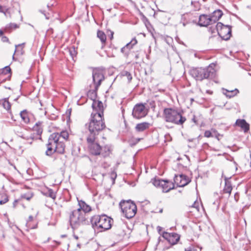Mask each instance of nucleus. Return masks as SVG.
<instances>
[{
    "label": "nucleus",
    "mask_w": 251,
    "mask_h": 251,
    "mask_svg": "<svg viewBox=\"0 0 251 251\" xmlns=\"http://www.w3.org/2000/svg\"><path fill=\"white\" fill-rule=\"evenodd\" d=\"M93 111L91 114L90 122L86 125L90 132L89 136L94 137L99 134L106 127L103 121V106L100 100L94 101L92 103Z\"/></svg>",
    "instance_id": "f257e3e1"
},
{
    "label": "nucleus",
    "mask_w": 251,
    "mask_h": 251,
    "mask_svg": "<svg viewBox=\"0 0 251 251\" xmlns=\"http://www.w3.org/2000/svg\"><path fill=\"white\" fill-rule=\"evenodd\" d=\"M69 133L66 130H63L60 133L54 132L50 134L47 144V150L46 154L50 156L54 152L63 154L65 149L64 141H67Z\"/></svg>",
    "instance_id": "f03ea898"
},
{
    "label": "nucleus",
    "mask_w": 251,
    "mask_h": 251,
    "mask_svg": "<svg viewBox=\"0 0 251 251\" xmlns=\"http://www.w3.org/2000/svg\"><path fill=\"white\" fill-rule=\"evenodd\" d=\"M113 222V219L106 215H95L91 219L93 227L100 232L111 228Z\"/></svg>",
    "instance_id": "7ed1b4c3"
},
{
    "label": "nucleus",
    "mask_w": 251,
    "mask_h": 251,
    "mask_svg": "<svg viewBox=\"0 0 251 251\" xmlns=\"http://www.w3.org/2000/svg\"><path fill=\"white\" fill-rule=\"evenodd\" d=\"M214 66V64H211L205 68H194L190 71V74L197 80L201 81L204 79L212 78L215 75Z\"/></svg>",
    "instance_id": "20e7f679"
},
{
    "label": "nucleus",
    "mask_w": 251,
    "mask_h": 251,
    "mask_svg": "<svg viewBox=\"0 0 251 251\" xmlns=\"http://www.w3.org/2000/svg\"><path fill=\"white\" fill-rule=\"evenodd\" d=\"M163 116L166 122L177 125H183L186 120V118L183 117L180 112L171 108H165Z\"/></svg>",
    "instance_id": "39448f33"
},
{
    "label": "nucleus",
    "mask_w": 251,
    "mask_h": 251,
    "mask_svg": "<svg viewBox=\"0 0 251 251\" xmlns=\"http://www.w3.org/2000/svg\"><path fill=\"white\" fill-rule=\"evenodd\" d=\"M86 219L85 214L79 209L73 210L69 214V222L73 229L77 228L79 226L83 225Z\"/></svg>",
    "instance_id": "423d86ee"
},
{
    "label": "nucleus",
    "mask_w": 251,
    "mask_h": 251,
    "mask_svg": "<svg viewBox=\"0 0 251 251\" xmlns=\"http://www.w3.org/2000/svg\"><path fill=\"white\" fill-rule=\"evenodd\" d=\"M119 205L126 218L130 219L135 215L137 212V206L131 200L122 201Z\"/></svg>",
    "instance_id": "0eeeda50"
},
{
    "label": "nucleus",
    "mask_w": 251,
    "mask_h": 251,
    "mask_svg": "<svg viewBox=\"0 0 251 251\" xmlns=\"http://www.w3.org/2000/svg\"><path fill=\"white\" fill-rule=\"evenodd\" d=\"M151 182L156 187L161 189L162 192L164 193H167L175 188V184L172 181L162 179L158 177L151 179Z\"/></svg>",
    "instance_id": "6e6552de"
},
{
    "label": "nucleus",
    "mask_w": 251,
    "mask_h": 251,
    "mask_svg": "<svg viewBox=\"0 0 251 251\" xmlns=\"http://www.w3.org/2000/svg\"><path fill=\"white\" fill-rule=\"evenodd\" d=\"M218 35L223 40H228L231 35V28L229 25H224L222 23H218L216 25Z\"/></svg>",
    "instance_id": "1a4fd4ad"
},
{
    "label": "nucleus",
    "mask_w": 251,
    "mask_h": 251,
    "mask_svg": "<svg viewBox=\"0 0 251 251\" xmlns=\"http://www.w3.org/2000/svg\"><path fill=\"white\" fill-rule=\"evenodd\" d=\"M96 137L93 136H88L87 138V142L90 153L95 155H100L101 147L97 143L95 142Z\"/></svg>",
    "instance_id": "9d476101"
},
{
    "label": "nucleus",
    "mask_w": 251,
    "mask_h": 251,
    "mask_svg": "<svg viewBox=\"0 0 251 251\" xmlns=\"http://www.w3.org/2000/svg\"><path fill=\"white\" fill-rule=\"evenodd\" d=\"M147 113L145 105L142 103H139L134 106L132 115L134 118L140 119L145 117Z\"/></svg>",
    "instance_id": "9b49d317"
},
{
    "label": "nucleus",
    "mask_w": 251,
    "mask_h": 251,
    "mask_svg": "<svg viewBox=\"0 0 251 251\" xmlns=\"http://www.w3.org/2000/svg\"><path fill=\"white\" fill-rule=\"evenodd\" d=\"M92 76L93 82L95 85V89L97 90L104 78L102 70L97 68L94 69Z\"/></svg>",
    "instance_id": "f8f14e48"
},
{
    "label": "nucleus",
    "mask_w": 251,
    "mask_h": 251,
    "mask_svg": "<svg viewBox=\"0 0 251 251\" xmlns=\"http://www.w3.org/2000/svg\"><path fill=\"white\" fill-rule=\"evenodd\" d=\"M174 181V183L176 184L177 187H184L187 185L191 180L187 176L180 174L175 175Z\"/></svg>",
    "instance_id": "ddd939ff"
},
{
    "label": "nucleus",
    "mask_w": 251,
    "mask_h": 251,
    "mask_svg": "<svg viewBox=\"0 0 251 251\" xmlns=\"http://www.w3.org/2000/svg\"><path fill=\"white\" fill-rule=\"evenodd\" d=\"M162 236L171 245H175L176 244L179 240V235L176 233H170L167 232H163L162 233Z\"/></svg>",
    "instance_id": "4468645a"
},
{
    "label": "nucleus",
    "mask_w": 251,
    "mask_h": 251,
    "mask_svg": "<svg viewBox=\"0 0 251 251\" xmlns=\"http://www.w3.org/2000/svg\"><path fill=\"white\" fill-rule=\"evenodd\" d=\"M213 23L210 16L206 15H201L200 16L199 24L200 26H206Z\"/></svg>",
    "instance_id": "2eb2a0df"
},
{
    "label": "nucleus",
    "mask_w": 251,
    "mask_h": 251,
    "mask_svg": "<svg viewBox=\"0 0 251 251\" xmlns=\"http://www.w3.org/2000/svg\"><path fill=\"white\" fill-rule=\"evenodd\" d=\"M235 124L244 130V132H247L249 130V124L244 119H237Z\"/></svg>",
    "instance_id": "dca6fc26"
},
{
    "label": "nucleus",
    "mask_w": 251,
    "mask_h": 251,
    "mask_svg": "<svg viewBox=\"0 0 251 251\" xmlns=\"http://www.w3.org/2000/svg\"><path fill=\"white\" fill-rule=\"evenodd\" d=\"M78 202L79 207L77 209L82 210V212H83L85 214L92 210L91 206L86 203L85 201L80 200L78 201Z\"/></svg>",
    "instance_id": "f3484780"
},
{
    "label": "nucleus",
    "mask_w": 251,
    "mask_h": 251,
    "mask_svg": "<svg viewBox=\"0 0 251 251\" xmlns=\"http://www.w3.org/2000/svg\"><path fill=\"white\" fill-rule=\"evenodd\" d=\"M151 125L148 122H143L136 125L135 129L137 132H142L149 128Z\"/></svg>",
    "instance_id": "a211bd4d"
},
{
    "label": "nucleus",
    "mask_w": 251,
    "mask_h": 251,
    "mask_svg": "<svg viewBox=\"0 0 251 251\" xmlns=\"http://www.w3.org/2000/svg\"><path fill=\"white\" fill-rule=\"evenodd\" d=\"M222 176L224 177V180L225 182V186L224 188L223 191L225 193H227L229 195H230L232 190L231 184L230 182L229 181L230 178H228L226 176H224L223 175H222Z\"/></svg>",
    "instance_id": "6ab92c4d"
},
{
    "label": "nucleus",
    "mask_w": 251,
    "mask_h": 251,
    "mask_svg": "<svg viewBox=\"0 0 251 251\" xmlns=\"http://www.w3.org/2000/svg\"><path fill=\"white\" fill-rule=\"evenodd\" d=\"M222 15V11L220 10H217L213 12L212 15L210 16V17L211 18L213 23H215L221 18Z\"/></svg>",
    "instance_id": "aec40b11"
},
{
    "label": "nucleus",
    "mask_w": 251,
    "mask_h": 251,
    "mask_svg": "<svg viewBox=\"0 0 251 251\" xmlns=\"http://www.w3.org/2000/svg\"><path fill=\"white\" fill-rule=\"evenodd\" d=\"M20 116L23 121L25 124H28L30 122L29 114L26 110H24L21 112Z\"/></svg>",
    "instance_id": "412c9836"
},
{
    "label": "nucleus",
    "mask_w": 251,
    "mask_h": 251,
    "mask_svg": "<svg viewBox=\"0 0 251 251\" xmlns=\"http://www.w3.org/2000/svg\"><path fill=\"white\" fill-rule=\"evenodd\" d=\"M97 36L100 39L101 42V48L102 49L104 45L106 40V36L105 33L100 30H99L97 32Z\"/></svg>",
    "instance_id": "4be33fe9"
},
{
    "label": "nucleus",
    "mask_w": 251,
    "mask_h": 251,
    "mask_svg": "<svg viewBox=\"0 0 251 251\" xmlns=\"http://www.w3.org/2000/svg\"><path fill=\"white\" fill-rule=\"evenodd\" d=\"M223 91L224 94L228 98L233 97L238 93V90L237 89L233 90H228L227 89H223Z\"/></svg>",
    "instance_id": "5701e85b"
},
{
    "label": "nucleus",
    "mask_w": 251,
    "mask_h": 251,
    "mask_svg": "<svg viewBox=\"0 0 251 251\" xmlns=\"http://www.w3.org/2000/svg\"><path fill=\"white\" fill-rule=\"evenodd\" d=\"M3 107L7 111H11V104L8 100V98H4L2 99L1 103Z\"/></svg>",
    "instance_id": "b1692460"
},
{
    "label": "nucleus",
    "mask_w": 251,
    "mask_h": 251,
    "mask_svg": "<svg viewBox=\"0 0 251 251\" xmlns=\"http://www.w3.org/2000/svg\"><path fill=\"white\" fill-rule=\"evenodd\" d=\"M18 136L26 140L30 144L31 143L32 141L33 140L34 138L32 134H29L27 132L24 133L23 134H18Z\"/></svg>",
    "instance_id": "393cba45"
},
{
    "label": "nucleus",
    "mask_w": 251,
    "mask_h": 251,
    "mask_svg": "<svg viewBox=\"0 0 251 251\" xmlns=\"http://www.w3.org/2000/svg\"><path fill=\"white\" fill-rule=\"evenodd\" d=\"M121 75L123 77H126L128 83H130L132 79V76L131 73L127 71L124 70L121 72Z\"/></svg>",
    "instance_id": "a878e982"
},
{
    "label": "nucleus",
    "mask_w": 251,
    "mask_h": 251,
    "mask_svg": "<svg viewBox=\"0 0 251 251\" xmlns=\"http://www.w3.org/2000/svg\"><path fill=\"white\" fill-rule=\"evenodd\" d=\"M111 151L108 147L105 146L103 148L101 147L100 154L103 157H105L108 156L110 153Z\"/></svg>",
    "instance_id": "bb28decb"
},
{
    "label": "nucleus",
    "mask_w": 251,
    "mask_h": 251,
    "mask_svg": "<svg viewBox=\"0 0 251 251\" xmlns=\"http://www.w3.org/2000/svg\"><path fill=\"white\" fill-rule=\"evenodd\" d=\"M11 70L10 67L9 66H7L1 69H0V75H6L9 74L8 77H10L11 75Z\"/></svg>",
    "instance_id": "cd10ccee"
},
{
    "label": "nucleus",
    "mask_w": 251,
    "mask_h": 251,
    "mask_svg": "<svg viewBox=\"0 0 251 251\" xmlns=\"http://www.w3.org/2000/svg\"><path fill=\"white\" fill-rule=\"evenodd\" d=\"M41 125L42 122H38L33 127V130L36 132L38 135H40L42 133L43 129L41 127Z\"/></svg>",
    "instance_id": "c85d7f7f"
},
{
    "label": "nucleus",
    "mask_w": 251,
    "mask_h": 251,
    "mask_svg": "<svg viewBox=\"0 0 251 251\" xmlns=\"http://www.w3.org/2000/svg\"><path fill=\"white\" fill-rule=\"evenodd\" d=\"M137 43V41L136 38H133L130 42L127 43L125 47L126 48L127 50L129 51L132 48L133 46Z\"/></svg>",
    "instance_id": "c756f323"
},
{
    "label": "nucleus",
    "mask_w": 251,
    "mask_h": 251,
    "mask_svg": "<svg viewBox=\"0 0 251 251\" xmlns=\"http://www.w3.org/2000/svg\"><path fill=\"white\" fill-rule=\"evenodd\" d=\"M8 201V197L6 194H0V205L6 203Z\"/></svg>",
    "instance_id": "7c9ffc66"
},
{
    "label": "nucleus",
    "mask_w": 251,
    "mask_h": 251,
    "mask_svg": "<svg viewBox=\"0 0 251 251\" xmlns=\"http://www.w3.org/2000/svg\"><path fill=\"white\" fill-rule=\"evenodd\" d=\"M45 195L49 197L52 199L54 200L56 198V194L51 189H49L45 194Z\"/></svg>",
    "instance_id": "2f4dec72"
},
{
    "label": "nucleus",
    "mask_w": 251,
    "mask_h": 251,
    "mask_svg": "<svg viewBox=\"0 0 251 251\" xmlns=\"http://www.w3.org/2000/svg\"><path fill=\"white\" fill-rule=\"evenodd\" d=\"M33 220V217L32 216H29L28 217V220L27 221L26 226L30 228V229H34L37 227V224L35 226H32L30 224V222Z\"/></svg>",
    "instance_id": "473e14b6"
},
{
    "label": "nucleus",
    "mask_w": 251,
    "mask_h": 251,
    "mask_svg": "<svg viewBox=\"0 0 251 251\" xmlns=\"http://www.w3.org/2000/svg\"><path fill=\"white\" fill-rule=\"evenodd\" d=\"M33 197V193L31 192L25 193L22 195V198L26 199L27 201H29Z\"/></svg>",
    "instance_id": "72a5a7b5"
},
{
    "label": "nucleus",
    "mask_w": 251,
    "mask_h": 251,
    "mask_svg": "<svg viewBox=\"0 0 251 251\" xmlns=\"http://www.w3.org/2000/svg\"><path fill=\"white\" fill-rule=\"evenodd\" d=\"M88 96L91 98V100H93V103L94 102V101L97 100L95 99L96 97V92L95 91H89L88 92Z\"/></svg>",
    "instance_id": "f704fd0d"
},
{
    "label": "nucleus",
    "mask_w": 251,
    "mask_h": 251,
    "mask_svg": "<svg viewBox=\"0 0 251 251\" xmlns=\"http://www.w3.org/2000/svg\"><path fill=\"white\" fill-rule=\"evenodd\" d=\"M23 45H24V44H23ZM22 45V44H19L18 45H15L16 49L14 51V54H15L16 52H17L18 53H20L21 54V55H22L23 54L24 51H23V49H21V50H20L19 49H17L18 47H20Z\"/></svg>",
    "instance_id": "c9c22d12"
},
{
    "label": "nucleus",
    "mask_w": 251,
    "mask_h": 251,
    "mask_svg": "<svg viewBox=\"0 0 251 251\" xmlns=\"http://www.w3.org/2000/svg\"><path fill=\"white\" fill-rule=\"evenodd\" d=\"M204 135L205 137H207V138H209V137H210L212 136V133H211V131H209V130H206L204 132Z\"/></svg>",
    "instance_id": "e433bc0d"
},
{
    "label": "nucleus",
    "mask_w": 251,
    "mask_h": 251,
    "mask_svg": "<svg viewBox=\"0 0 251 251\" xmlns=\"http://www.w3.org/2000/svg\"><path fill=\"white\" fill-rule=\"evenodd\" d=\"M1 40L3 42H9L8 38L6 36H2Z\"/></svg>",
    "instance_id": "4c0bfd02"
},
{
    "label": "nucleus",
    "mask_w": 251,
    "mask_h": 251,
    "mask_svg": "<svg viewBox=\"0 0 251 251\" xmlns=\"http://www.w3.org/2000/svg\"><path fill=\"white\" fill-rule=\"evenodd\" d=\"M121 51L122 53H127L129 51L127 50H126V48H125V47H124L123 48H122L121 50Z\"/></svg>",
    "instance_id": "58836bf2"
},
{
    "label": "nucleus",
    "mask_w": 251,
    "mask_h": 251,
    "mask_svg": "<svg viewBox=\"0 0 251 251\" xmlns=\"http://www.w3.org/2000/svg\"><path fill=\"white\" fill-rule=\"evenodd\" d=\"M116 176L117 175H116V174L115 172H112V173H111V177L113 179H114V178H115L116 177Z\"/></svg>",
    "instance_id": "ea45409f"
},
{
    "label": "nucleus",
    "mask_w": 251,
    "mask_h": 251,
    "mask_svg": "<svg viewBox=\"0 0 251 251\" xmlns=\"http://www.w3.org/2000/svg\"><path fill=\"white\" fill-rule=\"evenodd\" d=\"M192 121L196 124H198V122H197V121L196 120V116L195 115L193 116V118H192Z\"/></svg>",
    "instance_id": "a19ab883"
},
{
    "label": "nucleus",
    "mask_w": 251,
    "mask_h": 251,
    "mask_svg": "<svg viewBox=\"0 0 251 251\" xmlns=\"http://www.w3.org/2000/svg\"><path fill=\"white\" fill-rule=\"evenodd\" d=\"M15 132H16V133L17 134V135L18 136V134H23L24 133L22 132L19 131L18 129H15Z\"/></svg>",
    "instance_id": "79ce46f5"
},
{
    "label": "nucleus",
    "mask_w": 251,
    "mask_h": 251,
    "mask_svg": "<svg viewBox=\"0 0 251 251\" xmlns=\"http://www.w3.org/2000/svg\"><path fill=\"white\" fill-rule=\"evenodd\" d=\"M18 26L16 24H11V27H14L15 28H17Z\"/></svg>",
    "instance_id": "37998d69"
},
{
    "label": "nucleus",
    "mask_w": 251,
    "mask_h": 251,
    "mask_svg": "<svg viewBox=\"0 0 251 251\" xmlns=\"http://www.w3.org/2000/svg\"><path fill=\"white\" fill-rule=\"evenodd\" d=\"M18 202V200H15L13 203V207H15Z\"/></svg>",
    "instance_id": "c03bdc74"
},
{
    "label": "nucleus",
    "mask_w": 251,
    "mask_h": 251,
    "mask_svg": "<svg viewBox=\"0 0 251 251\" xmlns=\"http://www.w3.org/2000/svg\"><path fill=\"white\" fill-rule=\"evenodd\" d=\"M192 248L191 247H189L187 249H185L184 251H192Z\"/></svg>",
    "instance_id": "a18cd8bd"
},
{
    "label": "nucleus",
    "mask_w": 251,
    "mask_h": 251,
    "mask_svg": "<svg viewBox=\"0 0 251 251\" xmlns=\"http://www.w3.org/2000/svg\"><path fill=\"white\" fill-rule=\"evenodd\" d=\"M157 229L158 230V231L159 232H160L161 231V229H162V227L159 226H158L157 227Z\"/></svg>",
    "instance_id": "49530a36"
},
{
    "label": "nucleus",
    "mask_w": 251,
    "mask_h": 251,
    "mask_svg": "<svg viewBox=\"0 0 251 251\" xmlns=\"http://www.w3.org/2000/svg\"><path fill=\"white\" fill-rule=\"evenodd\" d=\"M3 34V32L2 30L0 29V36H2Z\"/></svg>",
    "instance_id": "de8ad7c7"
},
{
    "label": "nucleus",
    "mask_w": 251,
    "mask_h": 251,
    "mask_svg": "<svg viewBox=\"0 0 251 251\" xmlns=\"http://www.w3.org/2000/svg\"><path fill=\"white\" fill-rule=\"evenodd\" d=\"M140 138L136 139V143L135 144L138 143L139 141H140Z\"/></svg>",
    "instance_id": "09e8293b"
},
{
    "label": "nucleus",
    "mask_w": 251,
    "mask_h": 251,
    "mask_svg": "<svg viewBox=\"0 0 251 251\" xmlns=\"http://www.w3.org/2000/svg\"><path fill=\"white\" fill-rule=\"evenodd\" d=\"M77 247H78L79 248H80L81 247V244H79V243H77Z\"/></svg>",
    "instance_id": "8fccbe9b"
},
{
    "label": "nucleus",
    "mask_w": 251,
    "mask_h": 251,
    "mask_svg": "<svg viewBox=\"0 0 251 251\" xmlns=\"http://www.w3.org/2000/svg\"><path fill=\"white\" fill-rule=\"evenodd\" d=\"M195 205H196V202H195V203H194V205H193V207H196V208H197V209H198L197 207H196V206H195Z\"/></svg>",
    "instance_id": "3c124183"
},
{
    "label": "nucleus",
    "mask_w": 251,
    "mask_h": 251,
    "mask_svg": "<svg viewBox=\"0 0 251 251\" xmlns=\"http://www.w3.org/2000/svg\"><path fill=\"white\" fill-rule=\"evenodd\" d=\"M14 55H15V54L14 53V54L13 55V57H12V59H13V60H15V57H14Z\"/></svg>",
    "instance_id": "603ef678"
},
{
    "label": "nucleus",
    "mask_w": 251,
    "mask_h": 251,
    "mask_svg": "<svg viewBox=\"0 0 251 251\" xmlns=\"http://www.w3.org/2000/svg\"><path fill=\"white\" fill-rule=\"evenodd\" d=\"M74 237L75 239H78V237L77 236L75 235Z\"/></svg>",
    "instance_id": "864d4df0"
},
{
    "label": "nucleus",
    "mask_w": 251,
    "mask_h": 251,
    "mask_svg": "<svg viewBox=\"0 0 251 251\" xmlns=\"http://www.w3.org/2000/svg\"><path fill=\"white\" fill-rule=\"evenodd\" d=\"M1 101H2V99L1 100H0V105L1 104Z\"/></svg>",
    "instance_id": "5fc2aeb1"
},
{
    "label": "nucleus",
    "mask_w": 251,
    "mask_h": 251,
    "mask_svg": "<svg viewBox=\"0 0 251 251\" xmlns=\"http://www.w3.org/2000/svg\"><path fill=\"white\" fill-rule=\"evenodd\" d=\"M113 32H112V33H111V37L112 38L113 37Z\"/></svg>",
    "instance_id": "6e6d98bb"
},
{
    "label": "nucleus",
    "mask_w": 251,
    "mask_h": 251,
    "mask_svg": "<svg viewBox=\"0 0 251 251\" xmlns=\"http://www.w3.org/2000/svg\"><path fill=\"white\" fill-rule=\"evenodd\" d=\"M1 8H2L1 6L0 5V10H1Z\"/></svg>",
    "instance_id": "4d7b16f0"
},
{
    "label": "nucleus",
    "mask_w": 251,
    "mask_h": 251,
    "mask_svg": "<svg viewBox=\"0 0 251 251\" xmlns=\"http://www.w3.org/2000/svg\"><path fill=\"white\" fill-rule=\"evenodd\" d=\"M5 80V79H3L2 81H4Z\"/></svg>",
    "instance_id": "13d9d810"
},
{
    "label": "nucleus",
    "mask_w": 251,
    "mask_h": 251,
    "mask_svg": "<svg viewBox=\"0 0 251 251\" xmlns=\"http://www.w3.org/2000/svg\"><path fill=\"white\" fill-rule=\"evenodd\" d=\"M193 1H191V4H193Z\"/></svg>",
    "instance_id": "bf43d9fd"
}]
</instances>
